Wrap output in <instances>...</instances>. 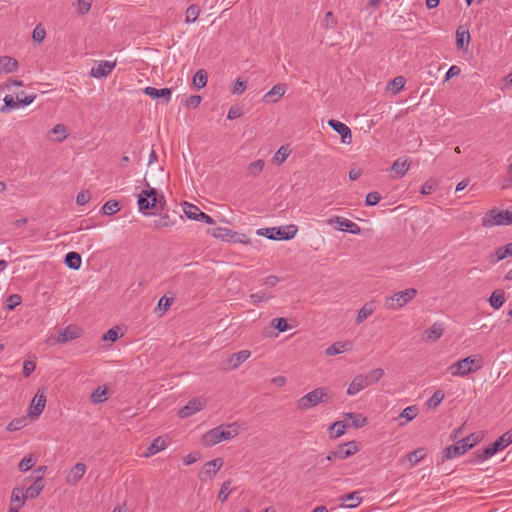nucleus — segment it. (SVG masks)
Segmentation results:
<instances>
[{"label":"nucleus","instance_id":"obj_1","mask_svg":"<svg viewBox=\"0 0 512 512\" xmlns=\"http://www.w3.org/2000/svg\"><path fill=\"white\" fill-rule=\"evenodd\" d=\"M239 426L236 423L229 424L225 427H215L203 435V444L205 446H214L221 441L230 440L239 434Z\"/></svg>","mask_w":512,"mask_h":512},{"label":"nucleus","instance_id":"obj_2","mask_svg":"<svg viewBox=\"0 0 512 512\" xmlns=\"http://www.w3.org/2000/svg\"><path fill=\"white\" fill-rule=\"evenodd\" d=\"M481 439L482 436L480 433H471L459 440L456 444L444 448L442 451V461L453 459L464 454L467 450L473 448L480 442Z\"/></svg>","mask_w":512,"mask_h":512},{"label":"nucleus","instance_id":"obj_3","mask_svg":"<svg viewBox=\"0 0 512 512\" xmlns=\"http://www.w3.org/2000/svg\"><path fill=\"white\" fill-rule=\"evenodd\" d=\"M482 365L483 363L480 356L471 355L451 364L447 370L454 377H465L469 373L481 369Z\"/></svg>","mask_w":512,"mask_h":512},{"label":"nucleus","instance_id":"obj_4","mask_svg":"<svg viewBox=\"0 0 512 512\" xmlns=\"http://www.w3.org/2000/svg\"><path fill=\"white\" fill-rule=\"evenodd\" d=\"M512 444V431H508L500 436L495 442L485 447L482 450H476L474 452L475 462H483L497 452L505 449L507 446Z\"/></svg>","mask_w":512,"mask_h":512},{"label":"nucleus","instance_id":"obj_5","mask_svg":"<svg viewBox=\"0 0 512 512\" xmlns=\"http://www.w3.org/2000/svg\"><path fill=\"white\" fill-rule=\"evenodd\" d=\"M331 398V394L324 387H319L305 394L297 400L296 406L299 410H308L320 403H325Z\"/></svg>","mask_w":512,"mask_h":512},{"label":"nucleus","instance_id":"obj_6","mask_svg":"<svg viewBox=\"0 0 512 512\" xmlns=\"http://www.w3.org/2000/svg\"><path fill=\"white\" fill-rule=\"evenodd\" d=\"M482 226L490 228L493 226H507L512 224V206L506 210L497 208L490 209L481 220Z\"/></svg>","mask_w":512,"mask_h":512},{"label":"nucleus","instance_id":"obj_7","mask_svg":"<svg viewBox=\"0 0 512 512\" xmlns=\"http://www.w3.org/2000/svg\"><path fill=\"white\" fill-rule=\"evenodd\" d=\"M417 293V290L414 288H408L406 290L396 292L393 295L386 297L385 307L390 310H398L412 301L416 297Z\"/></svg>","mask_w":512,"mask_h":512},{"label":"nucleus","instance_id":"obj_8","mask_svg":"<svg viewBox=\"0 0 512 512\" xmlns=\"http://www.w3.org/2000/svg\"><path fill=\"white\" fill-rule=\"evenodd\" d=\"M298 228L296 225H288L285 228L272 227L262 228L257 231L258 235L265 236L271 240H290L295 237Z\"/></svg>","mask_w":512,"mask_h":512},{"label":"nucleus","instance_id":"obj_9","mask_svg":"<svg viewBox=\"0 0 512 512\" xmlns=\"http://www.w3.org/2000/svg\"><path fill=\"white\" fill-rule=\"evenodd\" d=\"M145 186L149 187V183L144 179ZM157 191L155 188H148L142 190L138 195V209L140 212L145 213L146 210H150L156 207L158 203Z\"/></svg>","mask_w":512,"mask_h":512},{"label":"nucleus","instance_id":"obj_10","mask_svg":"<svg viewBox=\"0 0 512 512\" xmlns=\"http://www.w3.org/2000/svg\"><path fill=\"white\" fill-rule=\"evenodd\" d=\"M223 465V460L221 458H215L211 461L205 463L203 470L199 474V478L202 481H206L208 479H212L216 473L220 470Z\"/></svg>","mask_w":512,"mask_h":512},{"label":"nucleus","instance_id":"obj_11","mask_svg":"<svg viewBox=\"0 0 512 512\" xmlns=\"http://www.w3.org/2000/svg\"><path fill=\"white\" fill-rule=\"evenodd\" d=\"M204 406L205 401H203L201 398H193L178 411V416L183 419L187 418L202 410Z\"/></svg>","mask_w":512,"mask_h":512},{"label":"nucleus","instance_id":"obj_12","mask_svg":"<svg viewBox=\"0 0 512 512\" xmlns=\"http://www.w3.org/2000/svg\"><path fill=\"white\" fill-rule=\"evenodd\" d=\"M328 125L341 136V142L344 144H350L352 141V134L350 128L335 119H330Z\"/></svg>","mask_w":512,"mask_h":512},{"label":"nucleus","instance_id":"obj_13","mask_svg":"<svg viewBox=\"0 0 512 512\" xmlns=\"http://www.w3.org/2000/svg\"><path fill=\"white\" fill-rule=\"evenodd\" d=\"M287 86L284 83H278L274 85L267 93L263 96V102L267 104L277 103L286 93Z\"/></svg>","mask_w":512,"mask_h":512},{"label":"nucleus","instance_id":"obj_14","mask_svg":"<svg viewBox=\"0 0 512 512\" xmlns=\"http://www.w3.org/2000/svg\"><path fill=\"white\" fill-rule=\"evenodd\" d=\"M328 223H337L339 225L338 229L341 231H346L352 234H359L361 232V228L356 223L340 216H334L328 220Z\"/></svg>","mask_w":512,"mask_h":512},{"label":"nucleus","instance_id":"obj_15","mask_svg":"<svg viewBox=\"0 0 512 512\" xmlns=\"http://www.w3.org/2000/svg\"><path fill=\"white\" fill-rule=\"evenodd\" d=\"M45 487L44 479L41 475L34 477V482L26 488L25 496L22 497V504H25L28 498H36Z\"/></svg>","mask_w":512,"mask_h":512},{"label":"nucleus","instance_id":"obj_16","mask_svg":"<svg viewBox=\"0 0 512 512\" xmlns=\"http://www.w3.org/2000/svg\"><path fill=\"white\" fill-rule=\"evenodd\" d=\"M82 335V329L77 326L69 325L66 328L59 331L57 341L59 343H66L75 340Z\"/></svg>","mask_w":512,"mask_h":512},{"label":"nucleus","instance_id":"obj_17","mask_svg":"<svg viewBox=\"0 0 512 512\" xmlns=\"http://www.w3.org/2000/svg\"><path fill=\"white\" fill-rule=\"evenodd\" d=\"M46 405V396L38 391L34 396L30 409L29 415L31 417H38L44 410Z\"/></svg>","mask_w":512,"mask_h":512},{"label":"nucleus","instance_id":"obj_18","mask_svg":"<svg viewBox=\"0 0 512 512\" xmlns=\"http://www.w3.org/2000/svg\"><path fill=\"white\" fill-rule=\"evenodd\" d=\"M86 472V465L84 463H76L66 476V482L70 485L77 484Z\"/></svg>","mask_w":512,"mask_h":512},{"label":"nucleus","instance_id":"obj_19","mask_svg":"<svg viewBox=\"0 0 512 512\" xmlns=\"http://www.w3.org/2000/svg\"><path fill=\"white\" fill-rule=\"evenodd\" d=\"M115 65V62L101 61L97 66L91 69L90 75L94 78L106 77L112 72Z\"/></svg>","mask_w":512,"mask_h":512},{"label":"nucleus","instance_id":"obj_20","mask_svg":"<svg viewBox=\"0 0 512 512\" xmlns=\"http://www.w3.org/2000/svg\"><path fill=\"white\" fill-rule=\"evenodd\" d=\"M360 494V491H353L348 494L342 495L339 498L341 506L346 508H355L359 506L362 502V497Z\"/></svg>","mask_w":512,"mask_h":512},{"label":"nucleus","instance_id":"obj_21","mask_svg":"<svg viewBox=\"0 0 512 512\" xmlns=\"http://www.w3.org/2000/svg\"><path fill=\"white\" fill-rule=\"evenodd\" d=\"M250 355L251 353L248 350H241L239 352L233 353L227 359L228 367L226 369L234 370L238 368L243 362H245L250 357Z\"/></svg>","mask_w":512,"mask_h":512},{"label":"nucleus","instance_id":"obj_22","mask_svg":"<svg viewBox=\"0 0 512 512\" xmlns=\"http://www.w3.org/2000/svg\"><path fill=\"white\" fill-rule=\"evenodd\" d=\"M144 93L153 99L163 98L164 103H169L171 99L172 91L170 88L156 89L154 87H146Z\"/></svg>","mask_w":512,"mask_h":512},{"label":"nucleus","instance_id":"obj_23","mask_svg":"<svg viewBox=\"0 0 512 512\" xmlns=\"http://www.w3.org/2000/svg\"><path fill=\"white\" fill-rule=\"evenodd\" d=\"M211 234L214 237L220 238L222 240H227V241L233 240L234 242H244L243 240H240L238 238V234L236 232H233L232 230H230L228 228H223V227L214 228V229H212Z\"/></svg>","mask_w":512,"mask_h":512},{"label":"nucleus","instance_id":"obj_24","mask_svg":"<svg viewBox=\"0 0 512 512\" xmlns=\"http://www.w3.org/2000/svg\"><path fill=\"white\" fill-rule=\"evenodd\" d=\"M368 387V384L362 374H359L353 378L351 383L348 386L347 394L350 396L356 395L361 390Z\"/></svg>","mask_w":512,"mask_h":512},{"label":"nucleus","instance_id":"obj_25","mask_svg":"<svg viewBox=\"0 0 512 512\" xmlns=\"http://www.w3.org/2000/svg\"><path fill=\"white\" fill-rule=\"evenodd\" d=\"M357 444L354 441L347 442L339 446V448L335 451L337 453L338 459L344 460L349 456L355 454L357 452Z\"/></svg>","mask_w":512,"mask_h":512},{"label":"nucleus","instance_id":"obj_26","mask_svg":"<svg viewBox=\"0 0 512 512\" xmlns=\"http://www.w3.org/2000/svg\"><path fill=\"white\" fill-rule=\"evenodd\" d=\"M167 446L166 441L162 437L155 438L151 444L146 449L144 456L145 457H151L155 455L156 453L164 450Z\"/></svg>","mask_w":512,"mask_h":512},{"label":"nucleus","instance_id":"obj_27","mask_svg":"<svg viewBox=\"0 0 512 512\" xmlns=\"http://www.w3.org/2000/svg\"><path fill=\"white\" fill-rule=\"evenodd\" d=\"M443 332V324L436 322L425 331L426 340L430 342H435L443 335Z\"/></svg>","mask_w":512,"mask_h":512},{"label":"nucleus","instance_id":"obj_28","mask_svg":"<svg viewBox=\"0 0 512 512\" xmlns=\"http://www.w3.org/2000/svg\"><path fill=\"white\" fill-rule=\"evenodd\" d=\"M18 68V61L10 56L0 57V72L12 73Z\"/></svg>","mask_w":512,"mask_h":512},{"label":"nucleus","instance_id":"obj_29","mask_svg":"<svg viewBox=\"0 0 512 512\" xmlns=\"http://www.w3.org/2000/svg\"><path fill=\"white\" fill-rule=\"evenodd\" d=\"M505 301V292L501 289L495 290L489 297L490 306L496 310L500 309Z\"/></svg>","mask_w":512,"mask_h":512},{"label":"nucleus","instance_id":"obj_30","mask_svg":"<svg viewBox=\"0 0 512 512\" xmlns=\"http://www.w3.org/2000/svg\"><path fill=\"white\" fill-rule=\"evenodd\" d=\"M64 263L73 270H78L81 267L82 259L77 252H68L65 255Z\"/></svg>","mask_w":512,"mask_h":512},{"label":"nucleus","instance_id":"obj_31","mask_svg":"<svg viewBox=\"0 0 512 512\" xmlns=\"http://www.w3.org/2000/svg\"><path fill=\"white\" fill-rule=\"evenodd\" d=\"M470 42V34L468 30L459 27L456 30V46L458 49H464L465 45L468 47Z\"/></svg>","mask_w":512,"mask_h":512},{"label":"nucleus","instance_id":"obj_32","mask_svg":"<svg viewBox=\"0 0 512 512\" xmlns=\"http://www.w3.org/2000/svg\"><path fill=\"white\" fill-rule=\"evenodd\" d=\"M410 164L407 159L398 158L392 165V170L399 178L403 177L408 171Z\"/></svg>","mask_w":512,"mask_h":512},{"label":"nucleus","instance_id":"obj_33","mask_svg":"<svg viewBox=\"0 0 512 512\" xmlns=\"http://www.w3.org/2000/svg\"><path fill=\"white\" fill-rule=\"evenodd\" d=\"M207 78L208 75L205 70H198L193 76L192 84L197 90H199L206 86Z\"/></svg>","mask_w":512,"mask_h":512},{"label":"nucleus","instance_id":"obj_34","mask_svg":"<svg viewBox=\"0 0 512 512\" xmlns=\"http://www.w3.org/2000/svg\"><path fill=\"white\" fill-rule=\"evenodd\" d=\"M265 162L261 159L251 162L247 166V174L252 177H257L263 171Z\"/></svg>","mask_w":512,"mask_h":512},{"label":"nucleus","instance_id":"obj_35","mask_svg":"<svg viewBox=\"0 0 512 512\" xmlns=\"http://www.w3.org/2000/svg\"><path fill=\"white\" fill-rule=\"evenodd\" d=\"M363 376L368 386H371L377 383L384 376V370L382 368H375Z\"/></svg>","mask_w":512,"mask_h":512},{"label":"nucleus","instance_id":"obj_36","mask_svg":"<svg viewBox=\"0 0 512 512\" xmlns=\"http://www.w3.org/2000/svg\"><path fill=\"white\" fill-rule=\"evenodd\" d=\"M4 104L0 108L1 113H7L12 109H16L19 107V95L17 96V101L11 95H6L3 99Z\"/></svg>","mask_w":512,"mask_h":512},{"label":"nucleus","instance_id":"obj_37","mask_svg":"<svg viewBox=\"0 0 512 512\" xmlns=\"http://www.w3.org/2000/svg\"><path fill=\"white\" fill-rule=\"evenodd\" d=\"M418 413V408L416 406H408L400 413L399 418H404L405 421L401 422L400 425L403 426L406 423L412 421Z\"/></svg>","mask_w":512,"mask_h":512},{"label":"nucleus","instance_id":"obj_38","mask_svg":"<svg viewBox=\"0 0 512 512\" xmlns=\"http://www.w3.org/2000/svg\"><path fill=\"white\" fill-rule=\"evenodd\" d=\"M374 311V307L371 303H366L363 305L360 310L358 311V314L356 316V323L360 324L365 319H367Z\"/></svg>","mask_w":512,"mask_h":512},{"label":"nucleus","instance_id":"obj_39","mask_svg":"<svg viewBox=\"0 0 512 512\" xmlns=\"http://www.w3.org/2000/svg\"><path fill=\"white\" fill-rule=\"evenodd\" d=\"M406 80L403 76H397L388 83V89L393 93H399L405 86Z\"/></svg>","mask_w":512,"mask_h":512},{"label":"nucleus","instance_id":"obj_40","mask_svg":"<svg viewBox=\"0 0 512 512\" xmlns=\"http://www.w3.org/2000/svg\"><path fill=\"white\" fill-rule=\"evenodd\" d=\"M347 346H348V344L345 342H336V343L332 344L331 346H329L326 349L325 353L328 356L337 355V354L347 351L349 349Z\"/></svg>","mask_w":512,"mask_h":512},{"label":"nucleus","instance_id":"obj_41","mask_svg":"<svg viewBox=\"0 0 512 512\" xmlns=\"http://www.w3.org/2000/svg\"><path fill=\"white\" fill-rule=\"evenodd\" d=\"M509 256H512V242L505 246L498 247L495 250V262L501 261Z\"/></svg>","mask_w":512,"mask_h":512},{"label":"nucleus","instance_id":"obj_42","mask_svg":"<svg viewBox=\"0 0 512 512\" xmlns=\"http://www.w3.org/2000/svg\"><path fill=\"white\" fill-rule=\"evenodd\" d=\"M426 456V452L424 448H418L414 451L408 453L407 460L409 461L411 466L416 465L419 461H421Z\"/></svg>","mask_w":512,"mask_h":512},{"label":"nucleus","instance_id":"obj_43","mask_svg":"<svg viewBox=\"0 0 512 512\" xmlns=\"http://www.w3.org/2000/svg\"><path fill=\"white\" fill-rule=\"evenodd\" d=\"M90 400L94 404H99L107 400V389L98 387L91 394Z\"/></svg>","mask_w":512,"mask_h":512},{"label":"nucleus","instance_id":"obj_44","mask_svg":"<svg viewBox=\"0 0 512 512\" xmlns=\"http://www.w3.org/2000/svg\"><path fill=\"white\" fill-rule=\"evenodd\" d=\"M120 210V204L117 200H109L102 206L104 215H113Z\"/></svg>","mask_w":512,"mask_h":512},{"label":"nucleus","instance_id":"obj_45","mask_svg":"<svg viewBox=\"0 0 512 512\" xmlns=\"http://www.w3.org/2000/svg\"><path fill=\"white\" fill-rule=\"evenodd\" d=\"M200 14V7L196 4L190 5L186 10V23H193L197 20Z\"/></svg>","mask_w":512,"mask_h":512},{"label":"nucleus","instance_id":"obj_46","mask_svg":"<svg viewBox=\"0 0 512 512\" xmlns=\"http://www.w3.org/2000/svg\"><path fill=\"white\" fill-rule=\"evenodd\" d=\"M175 223V219H171L167 214H161L159 219L154 221V226L156 228H167L172 227Z\"/></svg>","mask_w":512,"mask_h":512},{"label":"nucleus","instance_id":"obj_47","mask_svg":"<svg viewBox=\"0 0 512 512\" xmlns=\"http://www.w3.org/2000/svg\"><path fill=\"white\" fill-rule=\"evenodd\" d=\"M201 210L194 204L185 203L184 213L189 219L197 220L201 214Z\"/></svg>","mask_w":512,"mask_h":512},{"label":"nucleus","instance_id":"obj_48","mask_svg":"<svg viewBox=\"0 0 512 512\" xmlns=\"http://www.w3.org/2000/svg\"><path fill=\"white\" fill-rule=\"evenodd\" d=\"M346 425L342 421H336L330 426V435L333 438L342 436L345 432Z\"/></svg>","mask_w":512,"mask_h":512},{"label":"nucleus","instance_id":"obj_49","mask_svg":"<svg viewBox=\"0 0 512 512\" xmlns=\"http://www.w3.org/2000/svg\"><path fill=\"white\" fill-rule=\"evenodd\" d=\"M444 399V393L441 390H436L433 395L428 399L427 405L430 408H437Z\"/></svg>","mask_w":512,"mask_h":512},{"label":"nucleus","instance_id":"obj_50","mask_svg":"<svg viewBox=\"0 0 512 512\" xmlns=\"http://www.w3.org/2000/svg\"><path fill=\"white\" fill-rule=\"evenodd\" d=\"M438 187V181L436 179H428L421 188V194L422 195H429L433 193L436 188Z\"/></svg>","mask_w":512,"mask_h":512},{"label":"nucleus","instance_id":"obj_51","mask_svg":"<svg viewBox=\"0 0 512 512\" xmlns=\"http://www.w3.org/2000/svg\"><path fill=\"white\" fill-rule=\"evenodd\" d=\"M36 463V459L32 455L24 457L18 465L21 472L30 470Z\"/></svg>","mask_w":512,"mask_h":512},{"label":"nucleus","instance_id":"obj_52","mask_svg":"<svg viewBox=\"0 0 512 512\" xmlns=\"http://www.w3.org/2000/svg\"><path fill=\"white\" fill-rule=\"evenodd\" d=\"M21 302L22 298L19 294H12L6 300L5 309L11 311L15 309L18 305H20Z\"/></svg>","mask_w":512,"mask_h":512},{"label":"nucleus","instance_id":"obj_53","mask_svg":"<svg viewBox=\"0 0 512 512\" xmlns=\"http://www.w3.org/2000/svg\"><path fill=\"white\" fill-rule=\"evenodd\" d=\"M230 486H231V480H227L222 483L220 491L217 496L219 501L224 502L227 500V498L229 497V495L231 493Z\"/></svg>","mask_w":512,"mask_h":512},{"label":"nucleus","instance_id":"obj_54","mask_svg":"<svg viewBox=\"0 0 512 512\" xmlns=\"http://www.w3.org/2000/svg\"><path fill=\"white\" fill-rule=\"evenodd\" d=\"M322 27L325 29H334L337 25V21L334 18L333 12L328 11L322 20Z\"/></svg>","mask_w":512,"mask_h":512},{"label":"nucleus","instance_id":"obj_55","mask_svg":"<svg viewBox=\"0 0 512 512\" xmlns=\"http://www.w3.org/2000/svg\"><path fill=\"white\" fill-rule=\"evenodd\" d=\"M272 327L277 329L279 332H285L290 329V326L287 323V320L283 317L280 318H274L271 321Z\"/></svg>","mask_w":512,"mask_h":512},{"label":"nucleus","instance_id":"obj_56","mask_svg":"<svg viewBox=\"0 0 512 512\" xmlns=\"http://www.w3.org/2000/svg\"><path fill=\"white\" fill-rule=\"evenodd\" d=\"M93 0H77V12L79 15H86L92 6Z\"/></svg>","mask_w":512,"mask_h":512},{"label":"nucleus","instance_id":"obj_57","mask_svg":"<svg viewBox=\"0 0 512 512\" xmlns=\"http://www.w3.org/2000/svg\"><path fill=\"white\" fill-rule=\"evenodd\" d=\"M289 154L290 150L285 146H281L274 156V161L277 162L278 164H281L287 159Z\"/></svg>","mask_w":512,"mask_h":512},{"label":"nucleus","instance_id":"obj_58","mask_svg":"<svg viewBox=\"0 0 512 512\" xmlns=\"http://www.w3.org/2000/svg\"><path fill=\"white\" fill-rule=\"evenodd\" d=\"M45 36H46V31H45L44 27H42L41 24L37 25L32 32L33 40L37 43H41L44 40Z\"/></svg>","mask_w":512,"mask_h":512},{"label":"nucleus","instance_id":"obj_59","mask_svg":"<svg viewBox=\"0 0 512 512\" xmlns=\"http://www.w3.org/2000/svg\"><path fill=\"white\" fill-rule=\"evenodd\" d=\"M251 303L259 304L261 302H265L271 298V295H267L265 292H256L252 293L249 296Z\"/></svg>","mask_w":512,"mask_h":512},{"label":"nucleus","instance_id":"obj_60","mask_svg":"<svg viewBox=\"0 0 512 512\" xmlns=\"http://www.w3.org/2000/svg\"><path fill=\"white\" fill-rule=\"evenodd\" d=\"M346 416L350 418L353 422V426L355 428H360L366 424V418L361 415H357L355 413H347Z\"/></svg>","mask_w":512,"mask_h":512},{"label":"nucleus","instance_id":"obj_61","mask_svg":"<svg viewBox=\"0 0 512 512\" xmlns=\"http://www.w3.org/2000/svg\"><path fill=\"white\" fill-rule=\"evenodd\" d=\"M24 496H25L24 489L20 488V487H15L12 490L11 501L12 502H20L19 507H21L24 505V504H22V497H24Z\"/></svg>","mask_w":512,"mask_h":512},{"label":"nucleus","instance_id":"obj_62","mask_svg":"<svg viewBox=\"0 0 512 512\" xmlns=\"http://www.w3.org/2000/svg\"><path fill=\"white\" fill-rule=\"evenodd\" d=\"M247 88V81L242 80L241 78H237L232 90L233 94L240 95L242 94Z\"/></svg>","mask_w":512,"mask_h":512},{"label":"nucleus","instance_id":"obj_63","mask_svg":"<svg viewBox=\"0 0 512 512\" xmlns=\"http://www.w3.org/2000/svg\"><path fill=\"white\" fill-rule=\"evenodd\" d=\"M381 196L378 192H369L365 198V204L367 206H374L379 203Z\"/></svg>","mask_w":512,"mask_h":512},{"label":"nucleus","instance_id":"obj_64","mask_svg":"<svg viewBox=\"0 0 512 512\" xmlns=\"http://www.w3.org/2000/svg\"><path fill=\"white\" fill-rule=\"evenodd\" d=\"M36 369V363L32 360H25L23 364V374L29 377Z\"/></svg>","mask_w":512,"mask_h":512}]
</instances>
